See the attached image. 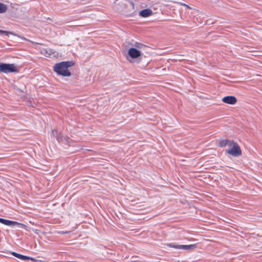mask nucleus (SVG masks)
Masks as SVG:
<instances>
[{"label":"nucleus","instance_id":"1","mask_svg":"<svg viewBox=\"0 0 262 262\" xmlns=\"http://www.w3.org/2000/svg\"><path fill=\"white\" fill-rule=\"evenodd\" d=\"M117 9L122 14L130 16L135 12V5L129 0H117Z\"/></svg>","mask_w":262,"mask_h":262},{"label":"nucleus","instance_id":"2","mask_svg":"<svg viewBox=\"0 0 262 262\" xmlns=\"http://www.w3.org/2000/svg\"><path fill=\"white\" fill-rule=\"evenodd\" d=\"M74 64L75 62L72 60L61 61L54 65L53 70L59 75L69 77L71 75V73L69 71L68 68L73 67Z\"/></svg>","mask_w":262,"mask_h":262},{"label":"nucleus","instance_id":"3","mask_svg":"<svg viewBox=\"0 0 262 262\" xmlns=\"http://www.w3.org/2000/svg\"><path fill=\"white\" fill-rule=\"evenodd\" d=\"M17 72L18 69L14 64L0 63V73H9Z\"/></svg>","mask_w":262,"mask_h":262},{"label":"nucleus","instance_id":"4","mask_svg":"<svg viewBox=\"0 0 262 262\" xmlns=\"http://www.w3.org/2000/svg\"><path fill=\"white\" fill-rule=\"evenodd\" d=\"M142 54L141 52L137 49L135 48H130L128 50L126 58L129 62L132 63L133 62V59H138Z\"/></svg>","mask_w":262,"mask_h":262},{"label":"nucleus","instance_id":"5","mask_svg":"<svg viewBox=\"0 0 262 262\" xmlns=\"http://www.w3.org/2000/svg\"><path fill=\"white\" fill-rule=\"evenodd\" d=\"M226 152L234 157H238L242 155V152L238 144L236 142L230 149L226 150Z\"/></svg>","mask_w":262,"mask_h":262},{"label":"nucleus","instance_id":"6","mask_svg":"<svg viewBox=\"0 0 262 262\" xmlns=\"http://www.w3.org/2000/svg\"><path fill=\"white\" fill-rule=\"evenodd\" d=\"M222 101L224 103L233 105L236 103L237 99L233 96H227L222 98Z\"/></svg>","mask_w":262,"mask_h":262},{"label":"nucleus","instance_id":"7","mask_svg":"<svg viewBox=\"0 0 262 262\" xmlns=\"http://www.w3.org/2000/svg\"><path fill=\"white\" fill-rule=\"evenodd\" d=\"M153 14L152 11L150 9H145L139 12V15L142 17H147Z\"/></svg>","mask_w":262,"mask_h":262},{"label":"nucleus","instance_id":"8","mask_svg":"<svg viewBox=\"0 0 262 262\" xmlns=\"http://www.w3.org/2000/svg\"><path fill=\"white\" fill-rule=\"evenodd\" d=\"M4 225L8 226H15V225L24 226V224H23L21 223H18L17 222H15V221H12L6 220V221H5Z\"/></svg>","mask_w":262,"mask_h":262},{"label":"nucleus","instance_id":"9","mask_svg":"<svg viewBox=\"0 0 262 262\" xmlns=\"http://www.w3.org/2000/svg\"><path fill=\"white\" fill-rule=\"evenodd\" d=\"M11 254L14 256L24 261L27 260V258H28V256L21 255L15 252H11Z\"/></svg>","mask_w":262,"mask_h":262},{"label":"nucleus","instance_id":"10","mask_svg":"<svg viewBox=\"0 0 262 262\" xmlns=\"http://www.w3.org/2000/svg\"><path fill=\"white\" fill-rule=\"evenodd\" d=\"M196 248V245L195 244L189 245H181V249L186 250H194Z\"/></svg>","mask_w":262,"mask_h":262},{"label":"nucleus","instance_id":"11","mask_svg":"<svg viewBox=\"0 0 262 262\" xmlns=\"http://www.w3.org/2000/svg\"><path fill=\"white\" fill-rule=\"evenodd\" d=\"M166 245L170 248H173L176 249H181V245H179L175 243L167 244Z\"/></svg>","mask_w":262,"mask_h":262},{"label":"nucleus","instance_id":"12","mask_svg":"<svg viewBox=\"0 0 262 262\" xmlns=\"http://www.w3.org/2000/svg\"><path fill=\"white\" fill-rule=\"evenodd\" d=\"M8 7L6 5L0 2V13H3L7 11Z\"/></svg>","mask_w":262,"mask_h":262},{"label":"nucleus","instance_id":"13","mask_svg":"<svg viewBox=\"0 0 262 262\" xmlns=\"http://www.w3.org/2000/svg\"><path fill=\"white\" fill-rule=\"evenodd\" d=\"M228 140H227V139L221 140L219 142V146L220 147H225L226 146H227V144H228Z\"/></svg>","mask_w":262,"mask_h":262},{"label":"nucleus","instance_id":"14","mask_svg":"<svg viewBox=\"0 0 262 262\" xmlns=\"http://www.w3.org/2000/svg\"><path fill=\"white\" fill-rule=\"evenodd\" d=\"M134 46L136 49H142L143 47H145V46L140 42H136L135 44L134 45Z\"/></svg>","mask_w":262,"mask_h":262},{"label":"nucleus","instance_id":"15","mask_svg":"<svg viewBox=\"0 0 262 262\" xmlns=\"http://www.w3.org/2000/svg\"><path fill=\"white\" fill-rule=\"evenodd\" d=\"M9 34H13V33L9 31L0 30V35L8 36Z\"/></svg>","mask_w":262,"mask_h":262},{"label":"nucleus","instance_id":"16","mask_svg":"<svg viewBox=\"0 0 262 262\" xmlns=\"http://www.w3.org/2000/svg\"><path fill=\"white\" fill-rule=\"evenodd\" d=\"M56 139L58 142H60L63 140V136L60 132H59L56 137Z\"/></svg>","mask_w":262,"mask_h":262},{"label":"nucleus","instance_id":"17","mask_svg":"<svg viewBox=\"0 0 262 262\" xmlns=\"http://www.w3.org/2000/svg\"><path fill=\"white\" fill-rule=\"evenodd\" d=\"M235 143L236 142L233 140H228V144H227V146L232 147L233 146L234 144H235Z\"/></svg>","mask_w":262,"mask_h":262},{"label":"nucleus","instance_id":"18","mask_svg":"<svg viewBox=\"0 0 262 262\" xmlns=\"http://www.w3.org/2000/svg\"><path fill=\"white\" fill-rule=\"evenodd\" d=\"M59 132L57 130V129H53L52 130V136L54 137H55L56 138V137L57 136V134H58Z\"/></svg>","mask_w":262,"mask_h":262},{"label":"nucleus","instance_id":"19","mask_svg":"<svg viewBox=\"0 0 262 262\" xmlns=\"http://www.w3.org/2000/svg\"><path fill=\"white\" fill-rule=\"evenodd\" d=\"M30 260L33 262H36L38 261L37 259H36L35 258H34L33 257L28 256V258H27V260Z\"/></svg>","mask_w":262,"mask_h":262},{"label":"nucleus","instance_id":"20","mask_svg":"<svg viewBox=\"0 0 262 262\" xmlns=\"http://www.w3.org/2000/svg\"><path fill=\"white\" fill-rule=\"evenodd\" d=\"M6 219L0 218V223L4 224H5Z\"/></svg>","mask_w":262,"mask_h":262},{"label":"nucleus","instance_id":"21","mask_svg":"<svg viewBox=\"0 0 262 262\" xmlns=\"http://www.w3.org/2000/svg\"><path fill=\"white\" fill-rule=\"evenodd\" d=\"M47 53H48V52H47ZM48 53L50 55L54 54V50L53 49H49Z\"/></svg>","mask_w":262,"mask_h":262},{"label":"nucleus","instance_id":"22","mask_svg":"<svg viewBox=\"0 0 262 262\" xmlns=\"http://www.w3.org/2000/svg\"><path fill=\"white\" fill-rule=\"evenodd\" d=\"M182 5L183 6H187V7H189L188 5H186V4H182Z\"/></svg>","mask_w":262,"mask_h":262}]
</instances>
